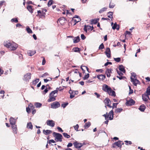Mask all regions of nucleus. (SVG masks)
<instances>
[{"label":"nucleus","mask_w":150,"mask_h":150,"mask_svg":"<svg viewBox=\"0 0 150 150\" xmlns=\"http://www.w3.org/2000/svg\"><path fill=\"white\" fill-rule=\"evenodd\" d=\"M4 45L5 47L9 48L11 50H15L18 47V45L17 44L14 42L11 43L8 41L4 42Z\"/></svg>","instance_id":"1"},{"label":"nucleus","mask_w":150,"mask_h":150,"mask_svg":"<svg viewBox=\"0 0 150 150\" xmlns=\"http://www.w3.org/2000/svg\"><path fill=\"white\" fill-rule=\"evenodd\" d=\"M102 90L105 92H106L110 96L114 97L116 96L115 92L112 90L110 87L106 84H104L103 85Z\"/></svg>","instance_id":"2"},{"label":"nucleus","mask_w":150,"mask_h":150,"mask_svg":"<svg viewBox=\"0 0 150 150\" xmlns=\"http://www.w3.org/2000/svg\"><path fill=\"white\" fill-rule=\"evenodd\" d=\"M113 111L112 110H111L108 115V112H106V114L103 115V116L105 118V119L106 120L109 117V120H112L113 118Z\"/></svg>","instance_id":"3"},{"label":"nucleus","mask_w":150,"mask_h":150,"mask_svg":"<svg viewBox=\"0 0 150 150\" xmlns=\"http://www.w3.org/2000/svg\"><path fill=\"white\" fill-rule=\"evenodd\" d=\"M52 135L54 137L57 139V141L60 142H62L63 137L61 134L54 132L52 133Z\"/></svg>","instance_id":"4"},{"label":"nucleus","mask_w":150,"mask_h":150,"mask_svg":"<svg viewBox=\"0 0 150 150\" xmlns=\"http://www.w3.org/2000/svg\"><path fill=\"white\" fill-rule=\"evenodd\" d=\"M104 102L105 105V107L106 108V106L110 108H111L112 106L111 105V102L110 99L108 98H106L104 100Z\"/></svg>","instance_id":"5"},{"label":"nucleus","mask_w":150,"mask_h":150,"mask_svg":"<svg viewBox=\"0 0 150 150\" xmlns=\"http://www.w3.org/2000/svg\"><path fill=\"white\" fill-rule=\"evenodd\" d=\"M51 108L53 109H56L60 106V104L59 102L55 101L51 104Z\"/></svg>","instance_id":"6"},{"label":"nucleus","mask_w":150,"mask_h":150,"mask_svg":"<svg viewBox=\"0 0 150 150\" xmlns=\"http://www.w3.org/2000/svg\"><path fill=\"white\" fill-rule=\"evenodd\" d=\"M31 77V74L30 73H28L24 75L23 80L25 81L28 82L29 80L30 79Z\"/></svg>","instance_id":"7"},{"label":"nucleus","mask_w":150,"mask_h":150,"mask_svg":"<svg viewBox=\"0 0 150 150\" xmlns=\"http://www.w3.org/2000/svg\"><path fill=\"white\" fill-rule=\"evenodd\" d=\"M122 142L121 141H119L117 142L114 143L112 144V147L113 148H115L116 146L120 148V149L122 147Z\"/></svg>","instance_id":"8"},{"label":"nucleus","mask_w":150,"mask_h":150,"mask_svg":"<svg viewBox=\"0 0 150 150\" xmlns=\"http://www.w3.org/2000/svg\"><path fill=\"white\" fill-rule=\"evenodd\" d=\"M135 101L132 99L127 100L126 103V105L127 106H131L134 105L135 103Z\"/></svg>","instance_id":"9"},{"label":"nucleus","mask_w":150,"mask_h":150,"mask_svg":"<svg viewBox=\"0 0 150 150\" xmlns=\"http://www.w3.org/2000/svg\"><path fill=\"white\" fill-rule=\"evenodd\" d=\"M47 125L51 127H53L54 126L55 122L53 120H48L46 122Z\"/></svg>","instance_id":"10"},{"label":"nucleus","mask_w":150,"mask_h":150,"mask_svg":"<svg viewBox=\"0 0 150 150\" xmlns=\"http://www.w3.org/2000/svg\"><path fill=\"white\" fill-rule=\"evenodd\" d=\"M73 144L75 147L77 149L80 148L83 146L82 144L79 143L77 142H74Z\"/></svg>","instance_id":"11"},{"label":"nucleus","mask_w":150,"mask_h":150,"mask_svg":"<svg viewBox=\"0 0 150 150\" xmlns=\"http://www.w3.org/2000/svg\"><path fill=\"white\" fill-rule=\"evenodd\" d=\"M105 53L108 57V58L110 57L111 52L110 49L109 48L107 47L106 48V51L105 52Z\"/></svg>","instance_id":"12"},{"label":"nucleus","mask_w":150,"mask_h":150,"mask_svg":"<svg viewBox=\"0 0 150 150\" xmlns=\"http://www.w3.org/2000/svg\"><path fill=\"white\" fill-rule=\"evenodd\" d=\"M131 81L132 82L133 84L135 86H137V84L139 83V81L137 79H134L132 77H131Z\"/></svg>","instance_id":"13"},{"label":"nucleus","mask_w":150,"mask_h":150,"mask_svg":"<svg viewBox=\"0 0 150 150\" xmlns=\"http://www.w3.org/2000/svg\"><path fill=\"white\" fill-rule=\"evenodd\" d=\"M66 22L65 19L64 18H61L58 19L57 23H59L62 25H64V24Z\"/></svg>","instance_id":"14"},{"label":"nucleus","mask_w":150,"mask_h":150,"mask_svg":"<svg viewBox=\"0 0 150 150\" xmlns=\"http://www.w3.org/2000/svg\"><path fill=\"white\" fill-rule=\"evenodd\" d=\"M56 96L57 95H56L55 96H53L49 95V98L47 100V102H50L55 100H56L55 98Z\"/></svg>","instance_id":"15"},{"label":"nucleus","mask_w":150,"mask_h":150,"mask_svg":"<svg viewBox=\"0 0 150 150\" xmlns=\"http://www.w3.org/2000/svg\"><path fill=\"white\" fill-rule=\"evenodd\" d=\"M11 126L13 133L15 134H17V133L18 129L16 125H15Z\"/></svg>","instance_id":"16"},{"label":"nucleus","mask_w":150,"mask_h":150,"mask_svg":"<svg viewBox=\"0 0 150 150\" xmlns=\"http://www.w3.org/2000/svg\"><path fill=\"white\" fill-rule=\"evenodd\" d=\"M52 132V131L50 130L47 129L45 130V129H44L43 130V134L45 135H47L50 134H51Z\"/></svg>","instance_id":"17"},{"label":"nucleus","mask_w":150,"mask_h":150,"mask_svg":"<svg viewBox=\"0 0 150 150\" xmlns=\"http://www.w3.org/2000/svg\"><path fill=\"white\" fill-rule=\"evenodd\" d=\"M148 96L149 95L146 94H143L142 95V98L143 100L144 101H147L148 100V99L149 98Z\"/></svg>","instance_id":"18"},{"label":"nucleus","mask_w":150,"mask_h":150,"mask_svg":"<svg viewBox=\"0 0 150 150\" xmlns=\"http://www.w3.org/2000/svg\"><path fill=\"white\" fill-rule=\"evenodd\" d=\"M9 122L10 124L11 125H15L16 120L13 118L11 117L10 118L9 120Z\"/></svg>","instance_id":"19"},{"label":"nucleus","mask_w":150,"mask_h":150,"mask_svg":"<svg viewBox=\"0 0 150 150\" xmlns=\"http://www.w3.org/2000/svg\"><path fill=\"white\" fill-rule=\"evenodd\" d=\"M112 69H107L105 72V73L106 74L107 76L108 77H110V73H111Z\"/></svg>","instance_id":"20"},{"label":"nucleus","mask_w":150,"mask_h":150,"mask_svg":"<svg viewBox=\"0 0 150 150\" xmlns=\"http://www.w3.org/2000/svg\"><path fill=\"white\" fill-rule=\"evenodd\" d=\"M27 53L28 55L32 56L36 53V51L35 50H29L28 51Z\"/></svg>","instance_id":"21"},{"label":"nucleus","mask_w":150,"mask_h":150,"mask_svg":"<svg viewBox=\"0 0 150 150\" xmlns=\"http://www.w3.org/2000/svg\"><path fill=\"white\" fill-rule=\"evenodd\" d=\"M146 108L145 105L144 104H142L139 106V109L141 112H144L146 109Z\"/></svg>","instance_id":"22"},{"label":"nucleus","mask_w":150,"mask_h":150,"mask_svg":"<svg viewBox=\"0 0 150 150\" xmlns=\"http://www.w3.org/2000/svg\"><path fill=\"white\" fill-rule=\"evenodd\" d=\"M105 75H103L102 74L97 76V77L99 79L101 80L102 81L105 79Z\"/></svg>","instance_id":"23"},{"label":"nucleus","mask_w":150,"mask_h":150,"mask_svg":"<svg viewBox=\"0 0 150 150\" xmlns=\"http://www.w3.org/2000/svg\"><path fill=\"white\" fill-rule=\"evenodd\" d=\"M119 69L120 70L124 73H125L126 72L125 67L122 65H120L119 67Z\"/></svg>","instance_id":"24"},{"label":"nucleus","mask_w":150,"mask_h":150,"mask_svg":"<svg viewBox=\"0 0 150 150\" xmlns=\"http://www.w3.org/2000/svg\"><path fill=\"white\" fill-rule=\"evenodd\" d=\"M72 51L75 52H80L81 49L78 47H75L72 49Z\"/></svg>","instance_id":"25"},{"label":"nucleus","mask_w":150,"mask_h":150,"mask_svg":"<svg viewBox=\"0 0 150 150\" xmlns=\"http://www.w3.org/2000/svg\"><path fill=\"white\" fill-rule=\"evenodd\" d=\"M80 40V39L79 36L75 37L73 39V42L74 43H76L78 42Z\"/></svg>","instance_id":"26"},{"label":"nucleus","mask_w":150,"mask_h":150,"mask_svg":"<svg viewBox=\"0 0 150 150\" xmlns=\"http://www.w3.org/2000/svg\"><path fill=\"white\" fill-rule=\"evenodd\" d=\"M33 6H31L28 5L27 7V8L31 13H32L33 12Z\"/></svg>","instance_id":"27"},{"label":"nucleus","mask_w":150,"mask_h":150,"mask_svg":"<svg viewBox=\"0 0 150 150\" xmlns=\"http://www.w3.org/2000/svg\"><path fill=\"white\" fill-rule=\"evenodd\" d=\"M58 92V91L57 90H54L53 91H52L50 94L49 95L53 96H54V95H55L56 93L57 94L56 95H57V92Z\"/></svg>","instance_id":"28"},{"label":"nucleus","mask_w":150,"mask_h":150,"mask_svg":"<svg viewBox=\"0 0 150 150\" xmlns=\"http://www.w3.org/2000/svg\"><path fill=\"white\" fill-rule=\"evenodd\" d=\"M91 125V123L90 122H88L85 124L84 127L85 129H86L88 128Z\"/></svg>","instance_id":"29"},{"label":"nucleus","mask_w":150,"mask_h":150,"mask_svg":"<svg viewBox=\"0 0 150 150\" xmlns=\"http://www.w3.org/2000/svg\"><path fill=\"white\" fill-rule=\"evenodd\" d=\"M27 127L28 129H33V126L31 122H30L27 123Z\"/></svg>","instance_id":"30"},{"label":"nucleus","mask_w":150,"mask_h":150,"mask_svg":"<svg viewBox=\"0 0 150 150\" xmlns=\"http://www.w3.org/2000/svg\"><path fill=\"white\" fill-rule=\"evenodd\" d=\"M123 110V109L122 108H117L115 109V112L116 113H120Z\"/></svg>","instance_id":"31"},{"label":"nucleus","mask_w":150,"mask_h":150,"mask_svg":"<svg viewBox=\"0 0 150 150\" xmlns=\"http://www.w3.org/2000/svg\"><path fill=\"white\" fill-rule=\"evenodd\" d=\"M34 105L36 108H40L42 106V104L39 103H35L34 104Z\"/></svg>","instance_id":"32"},{"label":"nucleus","mask_w":150,"mask_h":150,"mask_svg":"<svg viewBox=\"0 0 150 150\" xmlns=\"http://www.w3.org/2000/svg\"><path fill=\"white\" fill-rule=\"evenodd\" d=\"M107 9V7H105L102 8L101 9H100L99 11V12L100 13H102L104 11H106Z\"/></svg>","instance_id":"33"},{"label":"nucleus","mask_w":150,"mask_h":150,"mask_svg":"<svg viewBox=\"0 0 150 150\" xmlns=\"http://www.w3.org/2000/svg\"><path fill=\"white\" fill-rule=\"evenodd\" d=\"M99 21L98 19H95L92 20L91 23L92 24H96Z\"/></svg>","instance_id":"34"},{"label":"nucleus","mask_w":150,"mask_h":150,"mask_svg":"<svg viewBox=\"0 0 150 150\" xmlns=\"http://www.w3.org/2000/svg\"><path fill=\"white\" fill-rule=\"evenodd\" d=\"M26 30L27 32L29 33H32V31L29 26H27Z\"/></svg>","instance_id":"35"},{"label":"nucleus","mask_w":150,"mask_h":150,"mask_svg":"<svg viewBox=\"0 0 150 150\" xmlns=\"http://www.w3.org/2000/svg\"><path fill=\"white\" fill-rule=\"evenodd\" d=\"M11 21L12 22H15L17 23L18 22V20L17 18H14L12 19L11 20Z\"/></svg>","instance_id":"36"},{"label":"nucleus","mask_w":150,"mask_h":150,"mask_svg":"<svg viewBox=\"0 0 150 150\" xmlns=\"http://www.w3.org/2000/svg\"><path fill=\"white\" fill-rule=\"evenodd\" d=\"M108 14H109V15L108 16V18H113L112 15L113 14V13L112 12H108Z\"/></svg>","instance_id":"37"},{"label":"nucleus","mask_w":150,"mask_h":150,"mask_svg":"<svg viewBox=\"0 0 150 150\" xmlns=\"http://www.w3.org/2000/svg\"><path fill=\"white\" fill-rule=\"evenodd\" d=\"M68 102L64 103L62 104L61 106L64 108L68 105Z\"/></svg>","instance_id":"38"},{"label":"nucleus","mask_w":150,"mask_h":150,"mask_svg":"<svg viewBox=\"0 0 150 150\" xmlns=\"http://www.w3.org/2000/svg\"><path fill=\"white\" fill-rule=\"evenodd\" d=\"M115 5L113 3H112L111 1L109 5V7L110 8H113Z\"/></svg>","instance_id":"39"},{"label":"nucleus","mask_w":150,"mask_h":150,"mask_svg":"<svg viewBox=\"0 0 150 150\" xmlns=\"http://www.w3.org/2000/svg\"><path fill=\"white\" fill-rule=\"evenodd\" d=\"M63 134L64 137L67 138H69L70 137L69 135L67 133H63Z\"/></svg>","instance_id":"40"},{"label":"nucleus","mask_w":150,"mask_h":150,"mask_svg":"<svg viewBox=\"0 0 150 150\" xmlns=\"http://www.w3.org/2000/svg\"><path fill=\"white\" fill-rule=\"evenodd\" d=\"M39 79H36L35 80L33 81V84L35 85L39 82Z\"/></svg>","instance_id":"41"},{"label":"nucleus","mask_w":150,"mask_h":150,"mask_svg":"<svg viewBox=\"0 0 150 150\" xmlns=\"http://www.w3.org/2000/svg\"><path fill=\"white\" fill-rule=\"evenodd\" d=\"M89 76V74H87L85 75V76L83 77V79L84 80L87 79Z\"/></svg>","instance_id":"42"},{"label":"nucleus","mask_w":150,"mask_h":150,"mask_svg":"<svg viewBox=\"0 0 150 150\" xmlns=\"http://www.w3.org/2000/svg\"><path fill=\"white\" fill-rule=\"evenodd\" d=\"M125 37L127 35H128L130 37L131 35V33L128 31H126L125 33Z\"/></svg>","instance_id":"43"},{"label":"nucleus","mask_w":150,"mask_h":150,"mask_svg":"<svg viewBox=\"0 0 150 150\" xmlns=\"http://www.w3.org/2000/svg\"><path fill=\"white\" fill-rule=\"evenodd\" d=\"M52 0H50L48 2L47 5L48 7L50 6L53 3Z\"/></svg>","instance_id":"44"},{"label":"nucleus","mask_w":150,"mask_h":150,"mask_svg":"<svg viewBox=\"0 0 150 150\" xmlns=\"http://www.w3.org/2000/svg\"><path fill=\"white\" fill-rule=\"evenodd\" d=\"M124 142L127 145H131L132 144V142L130 141H125Z\"/></svg>","instance_id":"45"},{"label":"nucleus","mask_w":150,"mask_h":150,"mask_svg":"<svg viewBox=\"0 0 150 150\" xmlns=\"http://www.w3.org/2000/svg\"><path fill=\"white\" fill-rule=\"evenodd\" d=\"M28 106L29 107L31 110H33L34 108L33 105L31 103L29 104Z\"/></svg>","instance_id":"46"},{"label":"nucleus","mask_w":150,"mask_h":150,"mask_svg":"<svg viewBox=\"0 0 150 150\" xmlns=\"http://www.w3.org/2000/svg\"><path fill=\"white\" fill-rule=\"evenodd\" d=\"M146 92L147 95H150V87H148L146 90Z\"/></svg>","instance_id":"47"},{"label":"nucleus","mask_w":150,"mask_h":150,"mask_svg":"<svg viewBox=\"0 0 150 150\" xmlns=\"http://www.w3.org/2000/svg\"><path fill=\"white\" fill-rule=\"evenodd\" d=\"M104 48V45L103 43H102L99 46V50H102Z\"/></svg>","instance_id":"48"},{"label":"nucleus","mask_w":150,"mask_h":150,"mask_svg":"<svg viewBox=\"0 0 150 150\" xmlns=\"http://www.w3.org/2000/svg\"><path fill=\"white\" fill-rule=\"evenodd\" d=\"M79 127V126L78 124H77L76 125L74 126V129L76 131H78V128Z\"/></svg>","instance_id":"49"},{"label":"nucleus","mask_w":150,"mask_h":150,"mask_svg":"<svg viewBox=\"0 0 150 150\" xmlns=\"http://www.w3.org/2000/svg\"><path fill=\"white\" fill-rule=\"evenodd\" d=\"M118 104V103H113L112 106V109H114L115 108H116L117 105Z\"/></svg>","instance_id":"50"},{"label":"nucleus","mask_w":150,"mask_h":150,"mask_svg":"<svg viewBox=\"0 0 150 150\" xmlns=\"http://www.w3.org/2000/svg\"><path fill=\"white\" fill-rule=\"evenodd\" d=\"M52 78L49 77L48 79H44V80L45 82L47 83V82L48 81H51L52 80Z\"/></svg>","instance_id":"51"},{"label":"nucleus","mask_w":150,"mask_h":150,"mask_svg":"<svg viewBox=\"0 0 150 150\" xmlns=\"http://www.w3.org/2000/svg\"><path fill=\"white\" fill-rule=\"evenodd\" d=\"M114 60L117 62H119L121 60V59L120 58L118 57L117 58H114Z\"/></svg>","instance_id":"52"},{"label":"nucleus","mask_w":150,"mask_h":150,"mask_svg":"<svg viewBox=\"0 0 150 150\" xmlns=\"http://www.w3.org/2000/svg\"><path fill=\"white\" fill-rule=\"evenodd\" d=\"M64 89V87L60 86L58 88H57L56 89H58L59 91H60L63 90Z\"/></svg>","instance_id":"53"},{"label":"nucleus","mask_w":150,"mask_h":150,"mask_svg":"<svg viewBox=\"0 0 150 150\" xmlns=\"http://www.w3.org/2000/svg\"><path fill=\"white\" fill-rule=\"evenodd\" d=\"M45 12H43V11H42V13L40 14V15L39 16L40 18H42V16L45 17Z\"/></svg>","instance_id":"54"},{"label":"nucleus","mask_w":150,"mask_h":150,"mask_svg":"<svg viewBox=\"0 0 150 150\" xmlns=\"http://www.w3.org/2000/svg\"><path fill=\"white\" fill-rule=\"evenodd\" d=\"M31 110V109L28 106L26 108V111L28 113H30V112Z\"/></svg>","instance_id":"55"},{"label":"nucleus","mask_w":150,"mask_h":150,"mask_svg":"<svg viewBox=\"0 0 150 150\" xmlns=\"http://www.w3.org/2000/svg\"><path fill=\"white\" fill-rule=\"evenodd\" d=\"M5 93V92L4 91H0V93L1 94H2L3 95L1 96L2 97V98H4V94Z\"/></svg>","instance_id":"56"},{"label":"nucleus","mask_w":150,"mask_h":150,"mask_svg":"<svg viewBox=\"0 0 150 150\" xmlns=\"http://www.w3.org/2000/svg\"><path fill=\"white\" fill-rule=\"evenodd\" d=\"M57 128L59 132H63V130L60 127H58Z\"/></svg>","instance_id":"57"},{"label":"nucleus","mask_w":150,"mask_h":150,"mask_svg":"<svg viewBox=\"0 0 150 150\" xmlns=\"http://www.w3.org/2000/svg\"><path fill=\"white\" fill-rule=\"evenodd\" d=\"M42 58H43V60H42V65H44L45 64L46 61H45V58L44 57H42Z\"/></svg>","instance_id":"58"},{"label":"nucleus","mask_w":150,"mask_h":150,"mask_svg":"<svg viewBox=\"0 0 150 150\" xmlns=\"http://www.w3.org/2000/svg\"><path fill=\"white\" fill-rule=\"evenodd\" d=\"M71 92H72V91H69V92L71 94V95H70V98L72 99V98H73L74 97V96L73 95L71 94Z\"/></svg>","instance_id":"59"},{"label":"nucleus","mask_w":150,"mask_h":150,"mask_svg":"<svg viewBox=\"0 0 150 150\" xmlns=\"http://www.w3.org/2000/svg\"><path fill=\"white\" fill-rule=\"evenodd\" d=\"M129 94H131L133 92V90L131 89L130 86H129Z\"/></svg>","instance_id":"60"},{"label":"nucleus","mask_w":150,"mask_h":150,"mask_svg":"<svg viewBox=\"0 0 150 150\" xmlns=\"http://www.w3.org/2000/svg\"><path fill=\"white\" fill-rule=\"evenodd\" d=\"M5 2V1H0V7H1L3 5V4Z\"/></svg>","instance_id":"61"},{"label":"nucleus","mask_w":150,"mask_h":150,"mask_svg":"<svg viewBox=\"0 0 150 150\" xmlns=\"http://www.w3.org/2000/svg\"><path fill=\"white\" fill-rule=\"evenodd\" d=\"M117 26V24L116 23H115L114 24V25L112 26V28L113 29L115 30V29L116 28Z\"/></svg>","instance_id":"62"},{"label":"nucleus","mask_w":150,"mask_h":150,"mask_svg":"<svg viewBox=\"0 0 150 150\" xmlns=\"http://www.w3.org/2000/svg\"><path fill=\"white\" fill-rule=\"evenodd\" d=\"M117 73L120 76H122L123 75V74L120 71H117Z\"/></svg>","instance_id":"63"},{"label":"nucleus","mask_w":150,"mask_h":150,"mask_svg":"<svg viewBox=\"0 0 150 150\" xmlns=\"http://www.w3.org/2000/svg\"><path fill=\"white\" fill-rule=\"evenodd\" d=\"M81 38L82 40H84L86 38L83 34H82L81 35Z\"/></svg>","instance_id":"64"}]
</instances>
